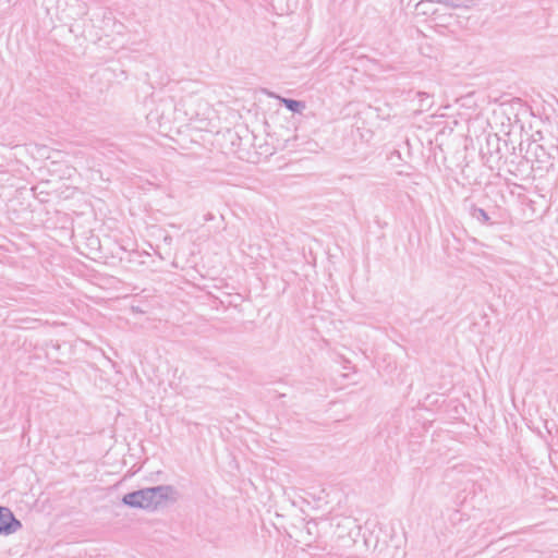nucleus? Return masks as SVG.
<instances>
[{
    "instance_id": "1",
    "label": "nucleus",
    "mask_w": 558,
    "mask_h": 558,
    "mask_svg": "<svg viewBox=\"0 0 558 558\" xmlns=\"http://www.w3.org/2000/svg\"><path fill=\"white\" fill-rule=\"evenodd\" d=\"M146 119L151 129L158 130L165 135L184 124V120L171 98L160 99L147 113Z\"/></svg>"
},
{
    "instance_id": "2",
    "label": "nucleus",
    "mask_w": 558,
    "mask_h": 558,
    "mask_svg": "<svg viewBox=\"0 0 558 558\" xmlns=\"http://www.w3.org/2000/svg\"><path fill=\"white\" fill-rule=\"evenodd\" d=\"M173 493L174 489L170 485L147 487L125 494L122 502L131 508L153 511L162 506Z\"/></svg>"
},
{
    "instance_id": "3",
    "label": "nucleus",
    "mask_w": 558,
    "mask_h": 558,
    "mask_svg": "<svg viewBox=\"0 0 558 558\" xmlns=\"http://www.w3.org/2000/svg\"><path fill=\"white\" fill-rule=\"evenodd\" d=\"M180 116L185 122L194 123V128L198 130H207L210 122V113L213 112L210 105L198 95H189L181 100Z\"/></svg>"
},
{
    "instance_id": "4",
    "label": "nucleus",
    "mask_w": 558,
    "mask_h": 558,
    "mask_svg": "<svg viewBox=\"0 0 558 558\" xmlns=\"http://www.w3.org/2000/svg\"><path fill=\"white\" fill-rule=\"evenodd\" d=\"M335 520V535L347 545L354 542L352 531L356 527L355 521L350 517H337Z\"/></svg>"
},
{
    "instance_id": "5",
    "label": "nucleus",
    "mask_w": 558,
    "mask_h": 558,
    "mask_svg": "<svg viewBox=\"0 0 558 558\" xmlns=\"http://www.w3.org/2000/svg\"><path fill=\"white\" fill-rule=\"evenodd\" d=\"M22 529V523L11 509L0 506V535H11Z\"/></svg>"
},
{
    "instance_id": "6",
    "label": "nucleus",
    "mask_w": 558,
    "mask_h": 558,
    "mask_svg": "<svg viewBox=\"0 0 558 558\" xmlns=\"http://www.w3.org/2000/svg\"><path fill=\"white\" fill-rule=\"evenodd\" d=\"M436 4H438L437 0H421L416 3L415 11L421 15L436 14L438 12Z\"/></svg>"
},
{
    "instance_id": "7",
    "label": "nucleus",
    "mask_w": 558,
    "mask_h": 558,
    "mask_svg": "<svg viewBox=\"0 0 558 558\" xmlns=\"http://www.w3.org/2000/svg\"><path fill=\"white\" fill-rule=\"evenodd\" d=\"M284 107L292 112H301L305 108V104L295 99L280 98Z\"/></svg>"
},
{
    "instance_id": "8",
    "label": "nucleus",
    "mask_w": 558,
    "mask_h": 558,
    "mask_svg": "<svg viewBox=\"0 0 558 558\" xmlns=\"http://www.w3.org/2000/svg\"><path fill=\"white\" fill-rule=\"evenodd\" d=\"M438 4H442L445 8L450 9H470L473 4L472 0H468L463 3L457 2L456 0H437Z\"/></svg>"
},
{
    "instance_id": "9",
    "label": "nucleus",
    "mask_w": 558,
    "mask_h": 558,
    "mask_svg": "<svg viewBox=\"0 0 558 558\" xmlns=\"http://www.w3.org/2000/svg\"><path fill=\"white\" fill-rule=\"evenodd\" d=\"M475 213H476V214H475V217H476L477 219H482V220H483V222H487V221H489V216L487 215V213H486L484 209H482V208H477V209L475 210Z\"/></svg>"
},
{
    "instance_id": "10",
    "label": "nucleus",
    "mask_w": 558,
    "mask_h": 558,
    "mask_svg": "<svg viewBox=\"0 0 558 558\" xmlns=\"http://www.w3.org/2000/svg\"><path fill=\"white\" fill-rule=\"evenodd\" d=\"M417 96L422 97V96H426V94L425 93H418Z\"/></svg>"
}]
</instances>
